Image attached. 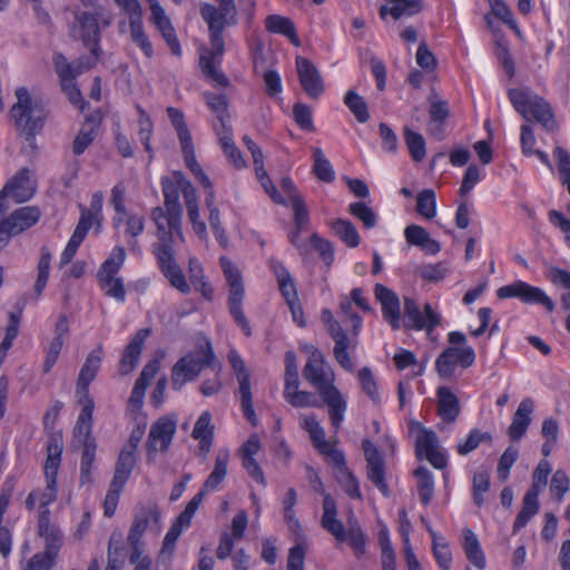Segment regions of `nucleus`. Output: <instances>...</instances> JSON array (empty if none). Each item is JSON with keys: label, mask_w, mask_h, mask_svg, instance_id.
<instances>
[{"label": "nucleus", "mask_w": 570, "mask_h": 570, "mask_svg": "<svg viewBox=\"0 0 570 570\" xmlns=\"http://www.w3.org/2000/svg\"><path fill=\"white\" fill-rule=\"evenodd\" d=\"M325 367L323 353L313 348L303 367V376L317 390L322 401L327 405L331 423L337 431L344 420L347 405L340 390L333 384V380L328 379Z\"/></svg>", "instance_id": "f257e3e1"}, {"label": "nucleus", "mask_w": 570, "mask_h": 570, "mask_svg": "<svg viewBox=\"0 0 570 570\" xmlns=\"http://www.w3.org/2000/svg\"><path fill=\"white\" fill-rule=\"evenodd\" d=\"M16 96L18 101L12 106L11 115L20 134L26 140L32 141L43 129L48 110L42 100L31 98L24 87L17 88Z\"/></svg>", "instance_id": "f03ea898"}, {"label": "nucleus", "mask_w": 570, "mask_h": 570, "mask_svg": "<svg viewBox=\"0 0 570 570\" xmlns=\"http://www.w3.org/2000/svg\"><path fill=\"white\" fill-rule=\"evenodd\" d=\"M218 7L205 2L200 4L199 13L208 26V36L213 45V53L225 52L224 32L228 27L238 23V11L234 0H215Z\"/></svg>", "instance_id": "7ed1b4c3"}, {"label": "nucleus", "mask_w": 570, "mask_h": 570, "mask_svg": "<svg viewBox=\"0 0 570 570\" xmlns=\"http://www.w3.org/2000/svg\"><path fill=\"white\" fill-rule=\"evenodd\" d=\"M510 102L527 121L534 119L547 131L558 129L551 105L530 88H512L508 91Z\"/></svg>", "instance_id": "20e7f679"}, {"label": "nucleus", "mask_w": 570, "mask_h": 570, "mask_svg": "<svg viewBox=\"0 0 570 570\" xmlns=\"http://www.w3.org/2000/svg\"><path fill=\"white\" fill-rule=\"evenodd\" d=\"M112 16L102 7L91 11H73V22L70 28V36L80 40L85 48H94L96 52L101 41V29L111 24Z\"/></svg>", "instance_id": "39448f33"}, {"label": "nucleus", "mask_w": 570, "mask_h": 570, "mask_svg": "<svg viewBox=\"0 0 570 570\" xmlns=\"http://www.w3.org/2000/svg\"><path fill=\"white\" fill-rule=\"evenodd\" d=\"M215 354L210 342H206L196 352H189L180 357L171 368V387L179 392L187 382L195 381L206 366H212Z\"/></svg>", "instance_id": "423d86ee"}, {"label": "nucleus", "mask_w": 570, "mask_h": 570, "mask_svg": "<svg viewBox=\"0 0 570 570\" xmlns=\"http://www.w3.org/2000/svg\"><path fill=\"white\" fill-rule=\"evenodd\" d=\"M73 434L82 444L79 482L81 485H85L92 482L91 470L94 468L97 450V443L92 436V415H90V406H87L85 411H80Z\"/></svg>", "instance_id": "0eeeda50"}, {"label": "nucleus", "mask_w": 570, "mask_h": 570, "mask_svg": "<svg viewBox=\"0 0 570 570\" xmlns=\"http://www.w3.org/2000/svg\"><path fill=\"white\" fill-rule=\"evenodd\" d=\"M222 267L224 275L229 286L228 295V308L232 317L237 325L243 330L246 336L252 335L249 322L243 311V299L245 295V288L243 284V277L238 267L226 258H222Z\"/></svg>", "instance_id": "6e6552de"}, {"label": "nucleus", "mask_w": 570, "mask_h": 570, "mask_svg": "<svg viewBox=\"0 0 570 570\" xmlns=\"http://www.w3.org/2000/svg\"><path fill=\"white\" fill-rule=\"evenodd\" d=\"M153 254L160 272L170 285L181 294H189L190 285L175 257L174 240L153 244Z\"/></svg>", "instance_id": "1a4fd4ad"}, {"label": "nucleus", "mask_w": 570, "mask_h": 570, "mask_svg": "<svg viewBox=\"0 0 570 570\" xmlns=\"http://www.w3.org/2000/svg\"><path fill=\"white\" fill-rule=\"evenodd\" d=\"M177 430V416L168 414L157 419L150 426L146 441L147 463H153L158 452L166 453Z\"/></svg>", "instance_id": "9d476101"}, {"label": "nucleus", "mask_w": 570, "mask_h": 570, "mask_svg": "<svg viewBox=\"0 0 570 570\" xmlns=\"http://www.w3.org/2000/svg\"><path fill=\"white\" fill-rule=\"evenodd\" d=\"M102 358L104 347L102 344H99L87 355L77 379L76 393L79 396V403L82 406L81 411H85L87 406H90V415L94 414L95 402L89 393V385L96 379L101 367Z\"/></svg>", "instance_id": "9b49d317"}, {"label": "nucleus", "mask_w": 570, "mask_h": 570, "mask_svg": "<svg viewBox=\"0 0 570 570\" xmlns=\"http://www.w3.org/2000/svg\"><path fill=\"white\" fill-rule=\"evenodd\" d=\"M36 187L31 181V173L27 167L18 170L0 190V216H3L8 209L9 204L7 198L10 196L16 203H26L35 195Z\"/></svg>", "instance_id": "f8f14e48"}, {"label": "nucleus", "mask_w": 570, "mask_h": 570, "mask_svg": "<svg viewBox=\"0 0 570 570\" xmlns=\"http://www.w3.org/2000/svg\"><path fill=\"white\" fill-rule=\"evenodd\" d=\"M497 295L501 299L515 297L524 304L542 305L548 312H552L554 309L553 301L544 293L543 289L522 281H517L512 284L500 287L497 291Z\"/></svg>", "instance_id": "ddd939ff"}, {"label": "nucleus", "mask_w": 570, "mask_h": 570, "mask_svg": "<svg viewBox=\"0 0 570 570\" xmlns=\"http://www.w3.org/2000/svg\"><path fill=\"white\" fill-rule=\"evenodd\" d=\"M474 361L475 352L472 346H464L462 348L450 346L438 356L435 370L441 379L449 380L453 376L458 364L463 368H468L473 365Z\"/></svg>", "instance_id": "4468645a"}, {"label": "nucleus", "mask_w": 570, "mask_h": 570, "mask_svg": "<svg viewBox=\"0 0 570 570\" xmlns=\"http://www.w3.org/2000/svg\"><path fill=\"white\" fill-rule=\"evenodd\" d=\"M228 360L239 384L240 406L243 413L248 422L256 426L258 424V420L253 406L250 374L246 368L245 362L236 352H230Z\"/></svg>", "instance_id": "2eb2a0df"}, {"label": "nucleus", "mask_w": 570, "mask_h": 570, "mask_svg": "<svg viewBox=\"0 0 570 570\" xmlns=\"http://www.w3.org/2000/svg\"><path fill=\"white\" fill-rule=\"evenodd\" d=\"M440 323L441 315L432 308L431 304H424V313H422L413 298H404V327L425 330L430 334Z\"/></svg>", "instance_id": "dca6fc26"}, {"label": "nucleus", "mask_w": 570, "mask_h": 570, "mask_svg": "<svg viewBox=\"0 0 570 570\" xmlns=\"http://www.w3.org/2000/svg\"><path fill=\"white\" fill-rule=\"evenodd\" d=\"M362 448L366 460L367 479L382 492L390 495V488L385 480V461L379 448L368 439L362 441Z\"/></svg>", "instance_id": "f3484780"}, {"label": "nucleus", "mask_w": 570, "mask_h": 570, "mask_svg": "<svg viewBox=\"0 0 570 570\" xmlns=\"http://www.w3.org/2000/svg\"><path fill=\"white\" fill-rule=\"evenodd\" d=\"M295 66L299 83L306 95L312 99H318L325 91V83L317 67L302 56L296 57Z\"/></svg>", "instance_id": "a211bd4d"}, {"label": "nucleus", "mask_w": 570, "mask_h": 570, "mask_svg": "<svg viewBox=\"0 0 570 570\" xmlns=\"http://www.w3.org/2000/svg\"><path fill=\"white\" fill-rule=\"evenodd\" d=\"M439 439L434 431L421 428L415 442V453L419 459L423 456L435 469H444L448 464L446 458L439 450Z\"/></svg>", "instance_id": "6ab92c4d"}, {"label": "nucleus", "mask_w": 570, "mask_h": 570, "mask_svg": "<svg viewBox=\"0 0 570 570\" xmlns=\"http://www.w3.org/2000/svg\"><path fill=\"white\" fill-rule=\"evenodd\" d=\"M160 515V510L156 503H148L147 505L140 508V510L135 515L127 537V541L130 544L131 550L141 549L140 539L149 522L153 521L158 525Z\"/></svg>", "instance_id": "aec40b11"}, {"label": "nucleus", "mask_w": 570, "mask_h": 570, "mask_svg": "<svg viewBox=\"0 0 570 570\" xmlns=\"http://www.w3.org/2000/svg\"><path fill=\"white\" fill-rule=\"evenodd\" d=\"M150 334V328H140L131 337L130 342L124 350L118 364V371L121 375H128L136 368L139 363L145 342Z\"/></svg>", "instance_id": "412c9836"}, {"label": "nucleus", "mask_w": 570, "mask_h": 570, "mask_svg": "<svg viewBox=\"0 0 570 570\" xmlns=\"http://www.w3.org/2000/svg\"><path fill=\"white\" fill-rule=\"evenodd\" d=\"M163 193L165 197V206L169 212V220L171 227L175 228L176 234L183 237L181 232V206L179 204V190L181 189V179L176 184L169 178L161 180Z\"/></svg>", "instance_id": "4be33fe9"}, {"label": "nucleus", "mask_w": 570, "mask_h": 570, "mask_svg": "<svg viewBox=\"0 0 570 570\" xmlns=\"http://www.w3.org/2000/svg\"><path fill=\"white\" fill-rule=\"evenodd\" d=\"M374 292L376 299L382 305L384 320L390 323L393 330L400 328L401 308L397 295L382 284H376Z\"/></svg>", "instance_id": "5701e85b"}, {"label": "nucleus", "mask_w": 570, "mask_h": 570, "mask_svg": "<svg viewBox=\"0 0 570 570\" xmlns=\"http://www.w3.org/2000/svg\"><path fill=\"white\" fill-rule=\"evenodd\" d=\"M380 8V17L384 20L391 16L394 20L410 18L420 13L424 6L422 0H384Z\"/></svg>", "instance_id": "b1692460"}, {"label": "nucleus", "mask_w": 570, "mask_h": 570, "mask_svg": "<svg viewBox=\"0 0 570 570\" xmlns=\"http://www.w3.org/2000/svg\"><path fill=\"white\" fill-rule=\"evenodd\" d=\"M534 410V402L531 397L523 399L513 414L512 423L508 429V434L512 441L522 439L525 434Z\"/></svg>", "instance_id": "393cba45"}, {"label": "nucleus", "mask_w": 570, "mask_h": 570, "mask_svg": "<svg viewBox=\"0 0 570 570\" xmlns=\"http://www.w3.org/2000/svg\"><path fill=\"white\" fill-rule=\"evenodd\" d=\"M436 412L442 422L453 423L461 412V404L458 396L448 387L440 386L436 390Z\"/></svg>", "instance_id": "a878e982"}, {"label": "nucleus", "mask_w": 570, "mask_h": 570, "mask_svg": "<svg viewBox=\"0 0 570 570\" xmlns=\"http://www.w3.org/2000/svg\"><path fill=\"white\" fill-rule=\"evenodd\" d=\"M404 236L410 245L420 247L429 255H436L441 250V244L431 238L428 230L420 225L411 224L406 226Z\"/></svg>", "instance_id": "bb28decb"}, {"label": "nucleus", "mask_w": 570, "mask_h": 570, "mask_svg": "<svg viewBox=\"0 0 570 570\" xmlns=\"http://www.w3.org/2000/svg\"><path fill=\"white\" fill-rule=\"evenodd\" d=\"M191 438L199 441L200 454L205 458L210 452L214 441V425L212 424V414L208 411L203 412L197 419Z\"/></svg>", "instance_id": "cd10ccee"}, {"label": "nucleus", "mask_w": 570, "mask_h": 570, "mask_svg": "<svg viewBox=\"0 0 570 570\" xmlns=\"http://www.w3.org/2000/svg\"><path fill=\"white\" fill-rule=\"evenodd\" d=\"M99 119L89 115L72 141V153L80 156L94 142L98 134Z\"/></svg>", "instance_id": "c85d7f7f"}, {"label": "nucleus", "mask_w": 570, "mask_h": 570, "mask_svg": "<svg viewBox=\"0 0 570 570\" xmlns=\"http://www.w3.org/2000/svg\"><path fill=\"white\" fill-rule=\"evenodd\" d=\"M466 559L479 570L487 566L485 556L476 534L469 528L463 530L462 543Z\"/></svg>", "instance_id": "c756f323"}, {"label": "nucleus", "mask_w": 570, "mask_h": 570, "mask_svg": "<svg viewBox=\"0 0 570 570\" xmlns=\"http://www.w3.org/2000/svg\"><path fill=\"white\" fill-rule=\"evenodd\" d=\"M137 463V456L132 453V450L122 448L116 465L111 482L126 485Z\"/></svg>", "instance_id": "7c9ffc66"}, {"label": "nucleus", "mask_w": 570, "mask_h": 570, "mask_svg": "<svg viewBox=\"0 0 570 570\" xmlns=\"http://www.w3.org/2000/svg\"><path fill=\"white\" fill-rule=\"evenodd\" d=\"M228 461V451H220L217 454L215 459L214 470L204 482L202 490L208 493L212 491H216L218 489L219 484L225 480L227 475Z\"/></svg>", "instance_id": "2f4dec72"}, {"label": "nucleus", "mask_w": 570, "mask_h": 570, "mask_svg": "<svg viewBox=\"0 0 570 570\" xmlns=\"http://www.w3.org/2000/svg\"><path fill=\"white\" fill-rule=\"evenodd\" d=\"M126 259V250L121 246L112 249L108 258L101 264L97 272L98 281L117 277L118 272L122 267Z\"/></svg>", "instance_id": "473e14b6"}, {"label": "nucleus", "mask_w": 570, "mask_h": 570, "mask_svg": "<svg viewBox=\"0 0 570 570\" xmlns=\"http://www.w3.org/2000/svg\"><path fill=\"white\" fill-rule=\"evenodd\" d=\"M331 228L346 246L354 248L360 245L361 237L352 222L337 218L331 223Z\"/></svg>", "instance_id": "72a5a7b5"}, {"label": "nucleus", "mask_w": 570, "mask_h": 570, "mask_svg": "<svg viewBox=\"0 0 570 570\" xmlns=\"http://www.w3.org/2000/svg\"><path fill=\"white\" fill-rule=\"evenodd\" d=\"M62 444L57 439H51L47 444V459L45 462V478L57 480L61 463Z\"/></svg>", "instance_id": "f704fd0d"}, {"label": "nucleus", "mask_w": 570, "mask_h": 570, "mask_svg": "<svg viewBox=\"0 0 570 570\" xmlns=\"http://www.w3.org/2000/svg\"><path fill=\"white\" fill-rule=\"evenodd\" d=\"M129 28L131 40L141 49L146 57L150 58L154 55V49L144 30L141 14L130 17Z\"/></svg>", "instance_id": "c9c22d12"}, {"label": "nucleus", "mask_w": 570, "mask_h": 570, "mask_svg": "<svg viewBox=\"0 0 570 570\" xmlns=\"http://www.w3.org/2000/svg\"><path fill=\"white\" fill-rule=\"evenodd\" d=\"M417 478V492L420 501L428 507L434 497V480L432 473L425 466H419L414 471Z\"/></svg>", "instance_id": "e433bc0d"}, {"label": "nucleus", "mask_w": 570, "mask_h": 570, "mask_svg": "<svg viewBox=\"0 0 570 570\" xmlns=\"http://www.w3.org/2000/svg\"><path fill=\"white\" fill-rule=\"evenodd\" d=\"M344 104L360 124H365L370 120L371 116L367 102L355 90L350 89L345 94Z\"/></svg>", "instance_id": "4c0bfd02"}, {"label": "nucleus", "mask_w": 570, "mask_h": 570, "mask_svg": "<svg viewBox=\"0 0 570 570\" xmlns=\"http://www.w3.org/2000/svg\"><path fill=\"white\" fill-rule=\"evenodd\" d=\"M313 174L324 183H332L335 179V171L331 161L325 157L323 150L318 147H313Z\"/></svg>", "instance_id": "58836bf2"}, {"label": "nucleus", "mask_w": 570, "mask_h": 570, "mask_svg": "<svg viewBox=\"0 0 570 570\" xmlns=\"http://www.w3.org/2000/svg\"><path fill=\"white\" fill-rule=\"evenodd\" d=\"M209 43H212V42L209 41ZM223 55H224V52L222 55H214L213 53V45H210L209 57L200 58V67H202V71L204 72V75L209 80L215 82L217 86L225 88L229 85V80L223 71H220L219 69L216 68L215 62H214V59L220 58Z\"/></svg>", "instance_id": "ea45409f"}, {"label": "nucleus", "mask_w": 570, "mask_h": 570, "mask_svg": "<svg viewBox=\"0 0 570 570\" xmlns=\"http://www.w3.org/2000/svg\"><path fill=\"white\" fill-rule=\"evenodd\" d=\"M151 218L157 226V243L170 242L173 240V233H176L175 228L171 227L169 220V212L161 207H155L151 210Z\"/></svg>", "instance_id": "a19ab883"}, {"label": "nucleus", "mask_w": 570, "mask_h": 570, "mask_svg": "<svg viewBox=\"0 0 570 570\" xmlns=\"http://www.w3.org/2000/svg\"><path fill=\"white\" fill-rule=\"evenodd\" d=\"M357 377L362 386V391L368 396L375 406L381 405V396L379 393V386L372 370L367 366L362 367Z\"/></svg>", "instance_id": "79ce46f5"}, {"label": "nucleus", "mask_w": 570, "mask_h": 570, "mask_svg": "<svg viewBox=\"0 0 570 570\" xmlns=\"http://www.w3.org/2000/svg\"><path fill=\"white\" fill-rule=\"evenodd\" d=\"M404 140L414 161H422L426 155L425 140L420 132L404 128Z\"/></svg>", "instance_id": "37998d69"}, {"label": "nucleus", "mask_w": 570, "mask_h": 570, "mask_svg": "<svg viewBox=\"0 0 570 570\" xmlns=\"http://www.w3.org/2000/svg\"><path fill=\"white\" fill-rule=\"evenodd\" d=\"M51 253L47 246L41 247V255L38 263V276L33 286L37 297H40L49 278Z\"/></svg>", "instance_id": "c03bdc74"}, {"label": "nucleus", "mask_w": 570, "mask_h": 570, "mask_svg": "<svg viewBox=\"0 0 570 570\" xmlns=\"http://www.w3.org/2000/svg\"><path fill=\"white\" fill-rule=\"evenodd\" d=\"M492 434L481 432L479 429H472L468 438L458 444V452L461 455H468L473 452L481 443H492Z\"/></svg>", "instance_id": "a18cd8bd"}, {"label": "nucleus", "mask_w": 570, "mask_h": 570, "mask_svg": "<svg viewBox=\"0 0 570 570\" xmlns=\"http://www.w3.org/2000/svg\"><path fill=\"white\" fill-rule=\"evenodd\" d=\"M416 212L426 219L436 215V195L433 189L426 188L417 194Z\"/></svg>", "instance_id": "49530a36"}, {"label": "nucleus", "mask_w": 570, "mask_h": 570, "mask_svg": "<svg viewBox=\"0 0 570 570\" xmlns=\"http://www.w3.org/2000/svg\"><path fill=\"white\" fill-rule=\"evenodd\" d=\"M38 534L43 538L46 542V550L59 554L63 544V534L56 524L48 525L47 528H39Z\"/></svg>", "instance_id": "de8ad7c7"}, {"label": "nucleus", "mask_w": 570, "mask_h": 570, "mask_svg": "<svg viewBox=\"0 0 570 570\" xmlns=\"http://www.w3.org/2000/svg\"><path fill=\"white\" fill-rule=\"evenodd\" d=\"M167 115L170 119L173 127L175 128V130L177 132L179 142L184 144V142H188V141L193 140L190 130L185 121V116H184L183 111H180L179 109L174 108V107H168Z\"/></svg>", "instance_id": "09e8293b"}, {"label": "nucleus", "mask_w": 570, "mask_h": 570, "mask_svg": "<svg viewBox=\"0 0 570 570\" xmlns=\"http://www.w3.org/2000/svg\"><path fill=\"white\" fill-rule=\"evenodd\" d=\"M336 481L343 488L344 492L352 499L361 500L362 493L360 490V483L354 473L350 470L344 472H334Z\"/></svg>", "instance_id": "8fccbe9b"}, {"label": "nucleus", "mask_w": 570, "mask_h": 570, "mask_svg": "<svg viewBox=\"0 0 570 570\" xmlns=\"http://www.w3.org/2000/svg\"><path fill=\"white\" fill-rule=\"evenodd\" d=\"M346 540L348 541L355 557L361 559L366 552V537L357 522L350 525L348 531L346 532Z\"/></svg>", "instance_id": "3c124183"}, {"label": "nucleus", "mask_w": 570, "mask_h": 570, "mask_svg": "<svg viewBox=\"0 0 570 570\" xmlns=\"http://www.w3.org/2000/svg\"><path fill=\"white\" fill-rule=\"evenodd\" d=\"M348 213L360 219L367 229H371L376 225V215L374 210L363 202L350 204Z\"/></svg>", "instance_id": "603ef678"}, {"label": "nucleus", "mask_w": 570, "mask_h": 570, "mask_svg": "<svg viewBox=\"0 0 570 570\" xmlns=\"http://www.w3.org/2000/svg\"><path fill=\"white\" fill-rule=\"evenodd\" d=\"M98 282L105 295L121 303L126 301V288L121 277H110Z\"/></svg>", "instance_id": "864d4df0"}, {"label": "nucleus", "mask_w": 570, "mask_h": 570, "mask_svg": "<svg viewBox=\"0 0 570 570\" xmlns=\"http://www.w3.org/2000/svg\"><path fill=\"white\" fill-rule=\"evenodd\" d=\"M559 169L560 181L570 194V154L563 147L557 146L553 151Z\"/></svg>", "instance_id": "5fc2aeb1"}, {"label": "nucleus", "mask_w": 570, "mask_h": 570, "mask_svg": "<svg viewBox=\"0 0 570 570\" xmlns=\"http://www.w3.org/2000/svg\"><path fill=\"white\" fill-rule=\"evenodd\" d=\"M519 458V450L518 448L510 445L505 449V451L500 456L499 463H498V478L501 481H507L510 475V470L513 466V464L517 462Z\"/></svg>", "instance_id": "6e6d98bb"}, {"label": "nucleus", "mask_w": 570, "mask_h": 570, "mask_svg": "<svg viewBox=\"0 0 570 570\" xmlns=\"http://www.w3.org/2000/svg\"><path fill=\"white\" fill-rule=\"evenodd\" d=\"M265 27L267 31L272 33L287 36L293 35L294 22L286 17L279 14H271L265 20Z\"/></svg>", "instance_id": "4d7b16f0"}, {"label": "nucleus", "mask_w": 570, "mask_h": 570, "mask_svg": "<svg viewBox=\"0 0 570 570\" xmlns=\"http://www.w3.org/2000/svg\"><path fill=\"white\" fill-rule=\"evenodd\" d=\"M430 534L432 535V539H433V544H432L433 554L435 557V560H436L439 567L442 570H450L451 563H452V554H451V551H450L448 544L445 542H443V543L439 542L435 531L430 530Z\"/></svg>", "instance_id": "13d9d810"}, {"label": "nucleus", "mask_w": 570, "mask_h": 570, "mask_svg": "<svg viewBox=\"0 0 570 570\" xmlns=\"http://www.w3.org/2000/svg\"><path fill=\"white\" fill-rule=\"evenodd\" d=\"M490 488V475L488 471H478L473 475V501L478 507L484 504V493Z\"/></svg>", "instance_id": "bf43d9fd"}, {"label": "nucleus", "mask_w": 570, "mask_h": 570, "mask_svg": "<svg viewBox=\"0 0 570 570\" xmlns=\"http://www.w3.org/2000/svg\"><path fill=\"white\" fill-rule=\"evenodd\" d=\"M570 489V480L563 470H557L551 479L550 492L552 497L558 501L562 502L564 495Z\"/></svg>", "instance_id": "052dcab7"}, {"label": "nucleus", "mask_w": 570, "mask_h": 570, "mask_svg": "<svg viewBox=\"0 0 570 570\" xmlns=\"http://www.w3.org/2000/svg\"><path fill=\"white\" fill-rule=\"evenodd\" d=\"M551 473V464L547 460L540 461L533 471L532 484L528 491L540 494L548 483V476Z\"/></svg>", "instance_id": "680f3d73"}, {"label": "nucleus", "mask_w": 570, "mask_h": 570, "mask_svg": "<svg viewBox=\"0 0 570 570\" xmlns=\"http://www.w3.org/2000/svg\"><path fill=\"white\" fill-rule=\"evenodd\" d=\"M294 120L297 126L307 131H314L315 127L313 124L312 109L309 106L297 102L293 107Z\"/></svg>", "instance_id": "e2e57ef3"}, {"label": "nucleus", "mask_w": 570, "mask_h": 570, "mask_svg": "<svg viewBox=\"0 0 570 570\" xmlns=\"http://www.w3.org/2000/svg\"><path fill=\"white\" fill-rule=\"evenodd\" d=\"M285 400L294 407H320L321 404L316 397L307 391H293L291 394L287 393Z\"/></svg>", "instance_id": "0e129e2a"}, {"label": "nucleus", "mask_w": 570, "mask_h": 570, "mask_svg": "<svg viewBox=\"0 0 570 570\" xmlns=\"http://www.w3.org/2000/svg\"><path fill=\"white\" fill-rule=\"evenodd\" d=\"M57 557L58 554L45 549L43 552L32 556L27 564V570H51Z\"/></svg>", "instance_id": "69168bd1"}, {"label": "nucleus", "mask_w": 570, "mask_h": 570, "mask_svg": "<svg viewBox=\"0 0 570 570\" xmlns=\"http://www.w3.org/2000/svg\"><path fill=\"white\" fill-rule=\"evenodd\" d=\"M124 488L121 484L110 482L104 501V514L107 518H111L115 514Z\"/></svg>", "instance_id": "338daca9"}, {"label": "nucleus", "mask_w": 570, "mask_h": 570, "mask_svg": "<svg viewBox=\"0 0 570 570\" xmlns=\"http://www.w3.org/2000/svg\"><path fill=\"white\" fill-rule=\"evenodd\" d=\"M203 97L209 109L216 114L217 117L228 116V101L226 95H216L206 91Z\"/></svg>", "instance_id": "774afa93"}]
</instances>
